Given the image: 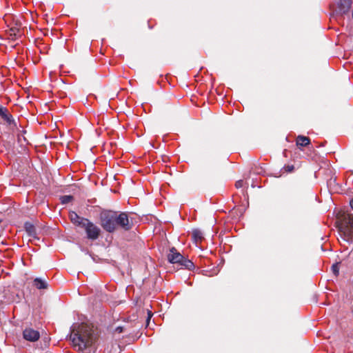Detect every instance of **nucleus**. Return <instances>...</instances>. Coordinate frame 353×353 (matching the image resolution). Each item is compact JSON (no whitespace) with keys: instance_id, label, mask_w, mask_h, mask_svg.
Returning a JSON list of instances; mask_svg holds the SVG:
<instances>
[{"instance_id":"obj_1","label":"nucleus","mask_w":353,"mask_h":353,"mask_svg":"<svg viewBox=\"0 0 353 353\" xmlns=\"http://www.w3.org/2000/svg\"><path fill=\"white\" fill-rule=\"evenodd\" d=\"M70 339L74 347L79 352H88L90 349H96L95 343L98 339V334L92 326L86 323H81L73 327Z\"/></svg>"},{"instance_id":"obj_2","label":"nucleus","mask_w":353,"mask_h":353,"mask_svg":"<svg viewBox=\"0 0 353 353\" xmlns=\"http://www.w3.org/2000/svg\"><path fill=\"white\" fill-rule=\"evenodd\" d=\"M336 226L344 240L349 241L353 237V214L343 213L339 215Z\"/></svg>"},{"instance_id":"obj_3","label":"nucleus","mask_w":353,"mask_h":353,"mask_svg":"<svg viewBox=\"0 0 353 353\" xmlns=\"http://www.w3.org/2000/svg\"><path fill=\"white\" fill-rule=\"evenodd\" d=\"M352 0H338L330 5V17L338 22L343 21V17L348 14L352 8Z\"/></svg>"},{"instance_id":"obj_4","label":"nucleus","mask_w":353,"mask_h":353,"mask_svg":"<svg viewBox=\"0 0 353 353\" xmlns=\"http://www.w3.org/2000/svg\"><path fill=\"white\" fill-rule=\"evenodd\" d=\"M132 213L127 212L115 211L114 227L115 231L118 228H121L125 231L130 230L133 226V220L131 217Z\"/></svg>"},{"instance_id":"obj_5","label":"nucleus","mask_w":353,"mask_h":353,"mask_svg":"<svg viewBox=\"0 0 353 353\" xmlns=\"http://www.w3.org/2000/svg\"><path fill=\"white\" fill-rule=\"evenodd\" d=\"M99 219L100 224L104 230L110 233L115 232V211L108 210H102L99 214Z\"/></svg>"},{"instance_id":"obj_6","label":"nucleus","mask_w":353,"mask_h":353,"mask_svg":"<svg viewBox=\"0 0 353 353\" xmlns=\"http://www.w3.org/2000/svg\"><path fill=\"white\" fill-rule=\"evenodd\" d=\"M83 221L85 223H82L81 228L85 230L87 238L91 240L97 239L100 236V228L88 219Z\"/></svg>"},{"instance_id":"obj_7","label":"nucleus","mask_w":353,"mask_h":353,"mask_svg":"<svg viewBox=\"0 0 353 353\" xmlns=\"http://www.w3.org/2000/svg\"><path fill=\"white\" fill-rule=\"evenodd\" d=\"M183 257L174 247L170 248V253L168 254V260L171 263H179L180 265Z\"/></svg>"},{"instance_id":"obj_8","label":"nucleus","mask_w":353,"mask_h":353,"mask_svg":"<svg viewBox=\"0 0 353 353\" xmlns=\"http://www.w3.org/2000/svg\"><path fill=\"white\" fill-rule=\"evenodd\" d=\"M23 336L26 340L32 342L37 341L40 337L39 332L32 328H26L23 332Z\"/></svg>"},{"instance_id":"obj_9","label":"nucleus","mask_w":353,"mask_h":353,"mask_svg":"<svg viewBox=\"0 0 353 353\" xmlns=\"http://www.w3.org/2000/svg\"><path fill=\"white\" fill-rule=\"evenodd\" d=\"M24 228L28 236L33 239L39 240L36 225L33 223L26 221L24 223Z\"/></svg>"},{"instance_id":"obj_10","label":"nucleus","mask_w":353,"mask_h":353,"mask_svg":"<svg viewBox=\"0 0 353 353\" xmlns=\"http://www.w3.org/2000/svg\"><path fill=\"white\" fill-rule=\"evenodd\" d=\"M69 218L74 225L80 228L82 226V223H85L83 221L87 220L86 218L79 216L75 212H70Z\"/></svg>"},{"instance_id":"obj_11","label":"nucleus","mask_w":353,"mask_h":353,"mask_svg":"<svg viewBox=\"0 0 353 353\" xmlns=\"http://www.w3.org/2000/svg\"><path fill=\"white\" fill-rule=\"evenodd\" d=\"M0 116L4 119L8 124L14 123L12 116L9 113L8 109L5 107L0 105Z\"/></svg>"},{"instance_id":"obj_12","label":"nucleus","mask_w":353,"mask_h":353,"mask_svg":"<svg viewBox=\"0 0 353 353\" xmlns=\"http://www.w3.org/2000/svg\"><path fill=\"white\" fill-rule=\"evenodd\" d=\"M192 238L193 241L196 244H198L199 243H201L204 239L203 233L199 229H194L192 231Z\"/></svg>"},{"instance_id":"obj_13","label":"nucleus","mask_w":353,"mask_h":353,"mask_svg":"<svg viewBox=\"0 0 353 353\" xmlns=\"http://www.w3.org/2000/svg\"><path fill=\"white\" fill-rule=\"evenodd\" d=\"M296 143L298 146L305 147L310 143V139L307 137L299 135L296 138Z\"/></svg>"},{"instance_id":"obj_14","label":"nucleus","mask_w":353,"mask_h":353,"mask_svg":"<svg viewBox=\"0 0 353 353\" xmlns=\"http://www.w3.org/2000/svg\"><path fill=\"white\" fill-rule=\"evenodd\" d=\"M33 283L34 285L39 290L47 289L48 287L47 281L40 278L34 279Z\"/></svg>"},{"instance_id":"obj_15","label":"nucleus","mask_w":353,"mask_h":353,"mask_svg":"<svg viewBox=\"0 0 353 353\" xmlns=\"http://www.w3.org/2000/svg\"><path fill=\"white\" fill-rule=\"evenodd\" d=\"M180 265L189 270L194 268L193 262L188 259H185V257H183V259L181 262Z\"/></svg>"},{"instance_id":"obj_16","label":"nucleus","mask_w":353,"mask_h":353,"mask_svg":"<svg viewBox=\"0 0 353 353\" xmlns=\"http://www.w3.org/2000/svg\"><path fill=\"white\" fill-rule=\"evenodd\" d=\"M60 199L62 204H65L72 201L73 196L71 195H64Z\"/></svg>"},{"instance_id":"obj_17","label":"nucleus","mask_w":353,"mask_h":353,"mask_svg":"<svg viewBox=\"0 0 353 353\" xmlns=\"http://www.w3.org/2000/svg\"><path fill=\"white\" fill-rule=\"evenodd\" d=\"M130 329L129 325H125L123 326H118L115 328L114 332L119 334L122 333L125 330Z\"/></svg>"},{"instance_id":"obj_18","label":"nucleus","mask_w":353,"mask_h":353,"mask_svg":"<svg viewBox=\"0 0 353 353\" xmlns=\"http://www.w3.org/2000/svg\"><path fill=\"white\" fill-rule=\"evenodd\" d=\"M331 270L334 276H337L339 274V263H334L332 265Z\"/></svg>"},{"instance_id":"obj_19","label":"nucleus","mask_w":353,"mask_h":353,"mask_svg":"<svg viewBox=\"0 0 353 353\" xmlns=\"http://www.w3.org/2000/svg\"><path fill=\"white\" fill-rule=\"evenodd\" d=\"M285 172L291 173L294 171L295 168L293 165H286L283 168Z\"/></svg>"},{"instance_id":"obj_20","label":"nucleus","mask_w":353,"mask_h":353,"mask_svg":"<svg viewBox=\"0 0 353 353\" xmlns=\"http://www.w3.org/2000/svg\"><path fill=\"white\" fill-rule=\"evenodd\" d=\"M19 32V29L14 28L10 29V36H16L17 34Z\"/></svg>"},{"instance_id":"obj_21","label":"nucleus","mask_w":353,"mask_h":353,"mask_svg":"<svg viewBox=\"0 0 353 353\" xmlns=\"http://www.w3.org/2000/svg\"><path fill=\"white\" fill-rule=\"evenodd\" d=\"M152 315H153L152 312L148 310V317H147V319H146V324H147V325H149L150 319L152 318Z\"/></svg>"},{"instance_id":"obj_22","label":"nucleus","mask_w":353,"mask_h":353,"mask_svg":"<svg viewBox=\"0 0 353 353\" xmlns=\"http://www.w3.org/2000/svg\"><path fill=\"white\" fill-rule=\"evenodd\" d=\"M243 185V180H239L235 183V187L236 188H241Z\"/></svg>"},{"instance_id":"obj_23","label":"nucleus","mask_w":353,"mask_h":353,"mask_svg":"<svg viewBox=\"0 0 353 353\" xmlns=\"http://www.w3.org/2000/svg\"><path fill=\"white\" fill-rule=\"evenodd\" d=\"M83 353H96V349H90L88 352H84Z\"/></svg>"},{"instance_id":"obj_24","label":"nucleus","mask_w":353,"mask_h":353,"mask_svg":"<svg viewBox=\"0 0 353 353\" xmlns=\"http://www.w3.org/2000/svg\"><path fill=\"white\" fill-rule=\"evenodd\" d=\"M350 207L353 209V199L350 201Z\"/></svg>"},{"instance_id":"obj_25","label":"nucleus","mask_w":353,"mask_h":353,"mask_svg":"<svg viewBox=\"0 0 353 353\" xmlns=\"http://www.w3.org/2000/svg\"><path fill=\"white\" fill-rule=\"evenodd\" d=\"M1 223V220L0 219V223Z\"/></svg>"}]
</instances>
